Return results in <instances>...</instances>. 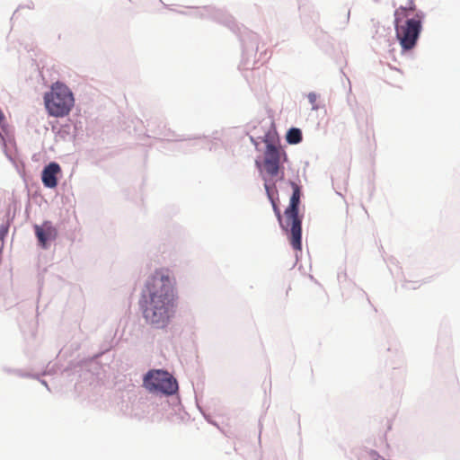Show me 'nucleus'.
I'll list each match as a JSON object with an SVG mask.
<instances>
[{
  "instance_id": "f257e3e1",
  "label": "nucleus",
  "mask_w": 460,
  "mask_h": 460,
  "mask_svg": "<svg viewBox=\"0 0 460 460\" xmlns=\"http://www.w3.org/2000/svg\"><path fill=\"white\" fill-rule=\"evenodd\" d=\"M290 186L293 190L290 198L289 205L285 210V219H282L280 209L276 199H278V190L275 183L270 185L267 181L264 183V188L270 199L273 211L279 220V223L283 230L290 232V243L292 247L300 251L302 248L301 235H302V220L298 216V206L300 204L301 188L295 181H290Z\"/></svg>"
},
{
  "instance_id": "f03ea898",
  "label": "nucleus",
  "mask_w": 460,
  "mask_h": 460,
  "mask_svg": "<svg viewBox=\"0 0 460 460\" xmlns=\"http://www.w3.org/2000/svg\"><path fill=\"white\" fill-rule=\"evenodd\" d=\"M177 296L169 270L161 269L146 280L142 290L141 305L175 306Z\"/></svg>"
},
{
  "instance_id": "7ed1b4c3",
  "label": "nucleus",
  "mask_w": 460,
  "mask_h": 460,
  "mask_svg": "<svg viewBox=\"0 0 460 460\" xmlns=\"http://www.w3.org/2000/svg\"><path fill=\"white\" fill-rule=\"evenodd\" d=\"M422 15L415 13V8L410 6L399 7L394 12L396 37L402 49H411L417 41L421 30Z\"/></svg>"
},
{
  "instance_id": "20e7f679",
  "label": "nucleus",
  "mask_w": 460,
  "mask_h": 460,
  "mask_svg": "<svg viewBox=\"0 0 460 460\" xmlns=\"http://www.w3.org/2000/svg\"><path fill=\"white\" fill-rule=\"evenodd\" d=\"M44 103L49 114L53 117L66 116L75 104L70 89L64 84L56 82L44 95Z\"/></svg>"
},
{
  "instance_id": "39448f33",
  "label": "nucleus",
  "mask_w": 460,
  "mask_h": 460,
  "mask_svg": "<svg viewBox=\"0 0 460 460\" xmlns=\"http://www.w3.org/2000/svg\"><path fill=\"white\" fill-rule=\"evenodd\" d=\"M144 385L149 391L173 394L178 390L176 379L166 371L151 370L144 378Z\"/></svg>"
},
{
  "instance_id": "423d86ee",
  "label": "nucleus",
  "mask_w": 460,
  "mask_h": 460,
  "mask_svg": "<svg viewBox=\"0 0 460 460\" xmlns=\"http://www.w3.org/2000/svg\"><path fill=\"white\" fill-rule=\"evenodd\" d=\"M141 308L147 323L155 328H164L172 316L174 306L141 305Z\"/></svg>"
},
{
  "instance_id": "0eeeda50",
  "label": "nucleus",
  "mask_w": 460,
  "mask_h": 460,
  "mask_svg": "<svg viewBox=\"0 0 460 460\" xmlns=\"http://www.w3.org/2000/svg\"><path fill=\"white\" fill-rule=\"evenodd\" d=\"M280 150L275 145L269 143L266 146L264 170L268 175L277 176L279 171Z\"/></svg>"
},
{
  "instance_id": "6e6552de",
  "label": "nucleus",
  "mask_w": 460,
  "mask_h": 460,
  "mask_svg": "<svg viewBox=\"0 0 460 460\" xmlns=\"http://www.w3.org/2000/svg\"><path fill=\"white\" fill-rule=\"evenodd\" d=\"M34 230L42 248H46L47 243L55 240L58 236V230L49 221H45L41 226H34Z\"/></svg>"
},
{
  "instance_id": "1a4fd4ad",
  "label": "nucleus",
  "mask_w": 460,
  "mask_h": 460,
  "mask_svg": "<svg viewBox=\"0 0 460 460\" xmlns=\"http://www.w3.org/2000/svg\"><path fill=\"white\" fill-rule=\"evenodd\" d=\"M60 172V166L57 163H50L42 171V182L48 188L58 185L57 175Z\"/></svg>"
},
{
  "instance_id": "9d476101",
  "label": "nucleus",
  "mask_w": 460,
  "mask_h": 460,
  "mask_svg": "<svg viewBox=\"0 0 460 460\" xmlns=\"http://www.w3.org/2000/svg\"><path fill=\"white\" fill-rule=\"evenodd\" d=\"M287 141L289 144H298L302 141V132L299 128H293L288 131Z\"/></svg>"
},
{
  "instance_id": "9b49d317",
  "label": "nucleus",
  "mask_w": 460,
  "mask_h": 460,
  "mask_svg": "<svg viewBox=\"0 0 460 460\" xmlns=\"http://www.w3.org/2000/svg\"><path fill=\"white\" fill-rule=\"evenodd\" d=\"M318 97H319L318 94L315 93H309L307 95L308 102L312 105L313 110L318 109V105H317Z\"/></svg>"
},
{
  "instance_id": "f8f14e48",
  "label": "nucleus",
  "mask_w": 460,
  "mask_h": 460,
  "mask_svg": "<svg viewBox=\"0 0 460 460\" xmlns=\"http://www.w3.org/2000/svg\"><path fill=\"white\" fill-rule=\"evenodd\" d=\"M4 121V115L3 111L0 110V125Z\"/></svg>"
}]
</instances>
